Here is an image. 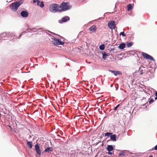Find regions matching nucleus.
I'll return each instance as SVG.
<instances>
[{"instance_id": "1", "label": "nucleus", "mask_w": 157, "mask_h": 157, "mask_svg": "<svg viewBox=\"0 0 157 157\" xmlns=\"http://www.w3.org/2000/svg\"><path fill=\"white\" fill-rule=\"evenodd\" d=\"M60 5L57 4L53 3L49 7L50 10L52 12H61Z\"/></svg>"}, {"instance_id": "2", "label": "nucleus", "mask_w": 157, "mask_h": 157, "mask_svg": "<svg viewBox=\"0 0 157 157\" xmlns=\"http://www.w3.org/2000/svg\"><path fill=\"white\" fill-rule=\"evenodd\" d=\"M61 12L70 9L72 6H70L68 2H63L60 6Z\"/></svg>"}, {"instance_id": "3", "label": "nucleus", "mask_w": 157, "mask_h": 157, "mask_svg": "<svg viewBox=\"0 0 157 157\" xmlns=\"http://www.w3.org/2000/svg\"><path fill=\"white\" fill-rule=\"evenodd\" d=\"M21 4L20 2H15L12 3L10 6L11 9L14 11H16L18 7Z\"/></svg>"}, {"instance_id": "4", "label": "nucleus", "mask_w": 157, "mask_h": 157, "mask_svg": "<svg viewBox=\"0 0 157 157\" xmlns=\"http://www.w3.org/2000/svg\"><path fill=\"white\" fill-rule=\"evenodd\" d=\"M54 44L57 46L59 45H63L64 44V43L61 41L59 39H57L56 38H54L52 41Z\"/></svg>"}, {"instance_id": "5", "label": "nucleus", "mask_w": 157, "mask_h": 157, "mask_svg": "<svg viewBox=\"0 0 157 157\" xmlns=\"http://www.w3.org/2000/svg\"><path fill=\"white\" fill-rule=\"evenodd\" d=\"M141 55L143 58L144 59H146L153 61H155L154 59L152 57L145 53L142 52Z\"/></svg>"}, {"instance_id": "6", "label": "nucleus", "mask_w": 157, "mask_h": 157, "mask_svg": "<svg viewBox=\"0 0 157 157\" xmlns=\"http://www.w3.org/2000/svg\"><path fill=\"white\" fill-rule=\"evenodd\" d=\"M108 25L109 28L111 29H115L116 27L114 21L109 22L108 23Z\"/></svg>"}, {"instance_id": "7", "label": "nucleus", "mask_w": 157, "mask_h": 157, "mask_svg": "<svg viewBox=\"0 0 157 157\" xmlns=\"http://www.w3.org/2000/svg\"><path fill=\"white\" fill-rule=\"evenodd\" d=\"M70 20V17L68 16H65L62 18L61 20H59V23H62L63 22H65Z\"/></svg>"}, {"instance_id": "8", "label": "nucleus", "mask_w": 157, "mask_h": 157, "mask_svg": "<svg viewBox=\"0 0 157 157\" xmlns=\"http://www.w3.org/2000/svg\"><path fill=\"white\" fill-rule=\"evenodd\" d=\"M29 15L28 12L26 11H23L21 13V16L24 17H27Z\"/></svg>"}, {"instance_id": "9", "label": "nucleus", "mask_w": 157, "mask_h": 157, "mask_svg": "<svg viewBox=\"0 0 157 157\" xmlns=\"http://www.w3.org/2000/svg\"><path fill=\"white\" fill-rule=\"evenodd\" d=\"M97 28L96 26L94 25H93L90 27L89 30L92 33H95L97 30Z\"/></svg>"}, {"instance_id": "10", "label": "nucleus", "mask_w": 157, "mask_h": 157, "mask_svg": "<svg viewBox=\"0 0 157 157\" xmlns=\"http://www.w3.org/2000/svg\"><path fill=\"white\" fill-rule=\"evenodd\" d=\"M35 148L37 154L39 155H40L41 152L40 149V147L38 144L35 145Z\"/></svg>"}, {"instance_id": "11", "label": "nucleus", "mask_w": 157, "mask_h": 157, "mask_svg": "<svg viewBox=\"0 0 157 157\" xmlns=\"http://www.w3.org/2000/svg\"><path fill=\"white\" fill-rule=\"evenodd\" d=\"M109 71L113 73L115 76H116L117 75L121 74V73L120 71H113L111 70H109Z\"/></svg>"}, {"instance_id": "12", "label": "nucleus", "mask_w": 157, "mask_h": 157, "mask_svg": "<svg viewBox=\"0 0 157 157\" xmlns=\"http://www.w3.org/2000/svg\"><path fill=\"white\" fill-rule=\"evenodd\" d=\"M6 36L7 34L6 33H3L0 35V37L2 40L5 39Z\"/></svg>"}, {"instance_id": "13", "label": "nucleus", "mask_w": 157, "mask_h": 157, "mask_svg": "<svg viewBox=\"0 0 157 157\" xmlns=\"http://www.w3.org/2000/svg\"><path fill=\"white\" fill-rule=\"evenodd\" d=\"M110 137L111 140L114 141H116V136L115 134L111 135Z\"/></svg>"}, {"instance_id": "14", "label": "nucleus", "mask_w": 157, "mask_h": 157, "mask_svg": "<svg viewBox=\"0 0 157 157\" xmlns=\"http://www.w3.org/2000/svg\"><path fill=\"white\" fill-rule=\"evenodd\" d=\"M113 146L111 145H108L107 148V150L109 151H113Z\"/></svg>"}, {"instance_id": "15", "label": "nucleus", "mask_w": 157, "mask_h": 157, "mask_svg": "<svg viewBox=\"0 0 157 157\" xmlns=\"http://www.w3.org/2000/svg\"><path fill=\"white\" fill-rule=\"evenodd\" d=\"M126 44L124 43H122L119 46L118 48L121 49H123L125 46Z\"/></svg>"}, {"instance_id": "16", "label": "nucleus", "mask_w": 157, "mask_h": 157, "mask_svg": "<svg viewBox=\"0 0 157 157\" xmlns=\"http://www.w3.org/2000/svg\"><path fill=\"white\" fill-rule=\"evenodd\" d=\"M126 152L127 151L126 150L122 151L119 154V155H125L126 154Z\"/></svg>"}, {"instance_id": "17", "label": "nucleus", "mask_w": 157, "mask_h": 157, "mask_svg": "<svg viewBox=\"0 0 157 157\" xmlns=\"http://www.w3.org/2000/svg\"><path fill=\"white\" fill-rule=\"evenodd\" d=\"M27 145L29 146V148L31 149L32 147V142L28 141L27 143Z\"/></svg>"}, {"instance_id": "18", "label": "nucleus", "mask_w": 157, "mask_h": 157, "mask_svg": "<svg viewBox=\"0 0 157 157\" xmlns=\"http://www.w3.org/2000/svg\"><path fill=\"white\" fill-rule=\"evenodd\" d=\"M52 148L50 147H47L45 150L44 151L45 152H49L50 151H52Z\"/></svg>"}, {"instance_id": "19", "label": "nucleus", "mask_w": 157, "mask_h": 157, "mask_svg": "<svg viewBox=\"0 0 157 157\" xmlns=\"http://www.w3.org/2000/svg\"><path fill=\"white\" fill-rule=\"evenodd\" d=\"M109 55L108 54H106L105 52L103 54V58L104 59H106L109 56Z\"/></svg>"}, {"instance_id": "20", "label": "nucleus", "mask_w": 157, "mask_h": 157, "mask_svg": "<svg viewBox=\"0 0 157 157\" xmlns=\"http://www.w3.org/2000/svg\"><path fill=\"white\" fill-rule=\"evenodd\" d=\"M128 10L129 11L132 9V5L131 4H129L127 6Z\"/></svg>"}, {"instance_id": "21", "label": "nucleus", "mask_w": 157, "mask_h": 157, "mask_svg": "<svg viewBox=\"0 0 157 157\" xmlns=\"http://www.w3.org/2000/svg\"><path fill=\"white\" fill-rule=\"evenodd\" d=\"M99 48L101 50H103L105 48V46L104 44H102L100 45Z\"/></svg>"}, {"instance_id": "22", "label": "nucleus", "mask_w": 157, "mask_h": 157, "mask_svg": "<svg viewBox=\"0 0 157 157\" xmlns=\"http://www.w3.org/2000/svg\"><path fill=\"white\" fill-rule=\"evenodd\" d=\"M132 45V43L127 42L126 44L127 46L128 47H129L131 46Z\"/></svg>"}, {"instance_id": "23", "label": "nucleus", "mask_w": 157, "mask_h": 157, "mask_svg": "<svg viewBox=\"0 0 157 157\" xmlns=\"http://www.w3.org/2000/svg\"><path fill=\"white\" fill-rule=\"evenodd\" d=\"M37 5L40 6L41 7H43L44 6V4L43 2H40V4H39V5Z\"/></svg>"}, {"instance_id": "24", "label": "nucleus", "mask_w": 157, "mask_h": 157, "mask_svg": "<svg viewBox=\"0 0 157 157\" xmlns=\"http://www.w3.org/2000/svg\"><path fill=\"white\" fill-rule=\"evenodd\" d=\"M112 135V133L111 132H107L105 134V136H109L110 135Z\"/></svg>"}, {"instance_id": "25", "label": "nucleus", "mask_w": 157, "mask_h": 157, "mask_svg": "<svg viewBox=\"0 0 157 157\" xmlns=\"http://www.w3.org/2000/svg\"><path fill=\"white\" fill-rule=\"evenodd\" d=\"M36 2H37V5H39V4H40V2L39 1L33 0V3H35Z\"/></svg>"}, {"instance_id": "26", "label": "nucleus", "mask_w": 157, "mask_h": 157, "mask_svg": "<svg viewBox=\"0 0 157 157\" xmlns=\"http://www.w3.org/2000/svg\"><path fill=\"white\" fill-rule=\"evenodd\" d=\"M120 35H122L123 36H126V35L124 33V32H121L120 34Z\"/></svg>"}, {"instance_id": "27", "label": "nucleus", "mask_w": 157, "mask_h": 157, "mask_svg": "<svg viewBox=\"0 0 157 157\" xmlns=\"http://www.w3.org/2000/svg\"><path fill=\"white\" fill-rule=\"evenodd\" d=\"M120 106V104H118L117 105L114 109V110L115 111L117 109V108L118 107Z\"/></svg>"}, {"instance_id": "28", "label": "nucleus", "mask_w": 157, "mask_h": 157, "mask_svg": "<svg viewBox=\"0 0 157 157\" xmlns=\"http://www.w3.org/2000/svg\"><path fill=\"white\" fill-rule=\"evenodd\" d=\"M154 101V100H153V99H151V100H150L149 101V104H151L152 103L153 101Z\"/></svg>"}, {"instance_id": "29", "label": "nucleus", "mask_w": 157, "mask_h": 157, "mask_svg": "<svg viewBox=\"0 0 157 157\" xmlns=\"http://www.w3.org/2000/svg\"><path fill=\"white\" fill-rule=\"evenodd\" d=\"M155 150H157V145L155 146Z\"/></svg>"}, {"instance_id": "30", "label": "nucleus", "mask_w": 157, "mask_h": 157, "mask_svg": "<svg viewBox=\"0 0 157 157\" xmlns=\"http://www.w3.org/2000/svg\"><path fill=\"white\" fill-rule=\"evenodd\" d=\"M143 70H142L140 71V74L142 75L143 74V72H142Z\"/></svg>"}, {"instance_id": "31", "label": "nucleus", "mask_w": 157, "mask_h": 157, "mask_svg": "<svg viewBox=\"0 0 157 157\" xmlns=\"http://www.w3.org/2000/svg\"><path fill=\"white\" fill-rule=\"evenodd\" d=\"M108 154H109V155H111L112 154V153L110 152V151H109L108 152Z\"/></svg>"}, {"instance_id": "32", "label": "nucleus", "mask_w": 157, "mask_h": 157, "mask_svg": "<svg viewBox=\"0 0 157 157\" xmlns=\"http://www.w3.org/2000/svg\"><path fill=\"white\" fill-rule=\"evenodd\" d=\"M148 157H153L152 155H150Z\"/></svg>"}, {"instance_id": "33", "label": "nucleus", "mask_w": 157, "mask_h": 157, "mask_svg": "<svg viewBox=\"0 0 157 157\" xmlns=\"http://www.w3.org/2000/svg\"><path fill=\"white\" fill-rule=\"evenodd\" d=\"M155 99L156 100L157 99V97H156V98H155Z\"/></svg>"}, {"instance_id": "34", "label": "nucleus", "mask_w": 157, "mask_h": 157, "mask_svg": "<svg viewBox=\"0 0 157 157\" xmlns=\"http://www.w3.org/2000/svg\"><path fill=\"white\" fill-rule=\"evenodd\" d=\"M1 113H0V118H1Z\"/></svg>"}]
</instances>
